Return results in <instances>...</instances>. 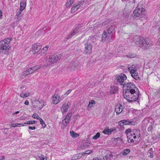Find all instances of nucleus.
Returning a JSON list of instances; mask_svg holds the SVG:
<instances>
[{
  "label": "nucleus",
  "instance_id": "nucleus-1",
  "mask_svg": "<svg viewBox=\"0 0 160 160\" xmlns=\"http://www.w3.org/2000/svg\"><path fill=\"white\" fill-rule=\"evenodd\" d=\"M124 98L129 102L136 101L139 102L140 99L138 89L132 82H128L122 87Z\"/></svg>",
  "mask_w": 160,
  "mask_h": 160
},
{
  "label": "nucleus",
  "instance_id": "nucleus-2",
  "mask_svg": "<svg viewBox=\"0 0 160 160\" xmlns=\"http://www.w3.org/2000/svg\"><path fill=\"white\" fill-rule=\"evenodd\" d=\"M133 41L137 45L143 49H147L149 47V42L143 37L135 36L134 37Z\"/></svg>",
  "mask_w": 160,
  "mask_h": 160
},
{
  "label": "nucleus",
  "instance_id": "nucleus-3",
  "mask_svg": "<svg viewBox=\"0 0 160 160\" xmlns=\"http://www.w3.org/2000/svg\"><path fill=\"white\" fill-rule=\"evenodd\" d=\"M11 40V38H7L0 42V54L2 53L4 51L5 54H8V51L11 48L9 43Z\"/></svg>",
  "mask_w": 160,
  "mask_h": 160
},
{
  "label": "nucleus",
  "instance_id": "nucleus-4",
  "mask_svg": "<svg viewBox=\"0 0 160 160\" xmlns=\"http://www.w3.org/2000/svg\"><path fill=\"white\" fill-rule=\"evenodd\" d=\"M140 131L138 129H134L132 130L131 133L127 136L128 141L129 143L134 142L137 141L140 137Z\"/></svg>",
  "mask_w": 160,
  "mask_h": 160
},
{
  "label": "nucleus",
  "instance_id": "nucleus-5",
  "mask_svg": "<svg viewBox=\"0 0 160 160\" xmlns=\"http://www.w3.org/2000/svg\"><path fill=\"white\" fill-rule=\"evenodd\" d=\"M61 57L58 53H56L50 56L48 60H47L44 66L49 67L52 66V64L56 63L60 59Z\"/></svg>",
  "mask_w": 160,
  "mask_h": 160
},
{
  "label": "nucleus",
  "instance_id": "nucleus-6",
  "mask_svg": "<svg viewBox=\"0 0 160 160\" xmlns=\"http://www.w3.org/2000/svg\"><path fill=\"white\" fill-rule=\"evenodd\" d=\"M115 78L117 82L120 85L124 86L126 83L127 77L126 75L124 74H120L115 77Z\"/></svg>",
  "mask_w": 160,
  "mask_h": 160
},
{
  "label": "nucleus",
  "instance_id": "nucleus-7",
  "mask_svg": "<svg viewBox=\"0 0 160 160\" xmlns=\"http://www.w3.org/2000/svg\"><path fill=\"white\" fill-rule=\"evenodd\" d=\"M128 71L130 72L131 76L136 80L139 79V76L137 69L134 65L128 67Z\"/></svg>",
  "mask_w": 160,
  "mask_h": 160
},
{
  "label": "nucleus",
  "instance_id": "nucleus-8",
  "mask_svg": "<svg viewBox=\"0 0 160 160\" xmlns=\"http://www.w3.org/2000/svg\"><path fill=\"white\" fill-rule=\"evenodd\" d=\"M92 46L91 44L88 42L85 43L83 53L85 55H89L91 53Z\"/></svg>",
  "mask_w": 160,
  "mask_h": 160
},
{
  "label": "nucleus",
  "instance_id": "nucleus-9",
  "mask_svg": "<svg viewBox=\"0 0 160 160\" xmlns=\"http://www.w3.org/2000/svg\"><path fill=\"white\" fill-rule=\"evenodd\" d=\"M145 11L144 8L141 7L140 6L138 5L134 11L133 14L134 16L136 17H139L142 14V12Z\"/></svg>",
  "mask_w": 160,
  "mask_h": 160
},
{
  "label": "nucleus",
  "instance_id": "nucleus-10",
  "mask_svg": "<svg viewBox=\"0 0 160 160\" xmlns=\"http://www.w3.org/2000/svg\"><path fill=\"white\" fill-rule=\"evenodd\" d=\"M112 34L107 33V32L104 31L102 34V40L103 42L109 41L112 38Z\"/></svg>",
  "mask_w": 160,
  "mask_h": 160
},
{
  "label": "nucleus",
  "instance_id": "nucleus-11",
  "mask_svg": "<svg viewBox=\"0 0 160 160\" xmlns=\"http://www.w3.org/2000/svg\"><path fill=\"white\" fill-rule=\"evenodd\" d=\"M71 105V102L69 101L66 102L63 104L62 106L61 110L62 112H66L68 110L69 107Z\"/></svg>",
  "mask_w": 160,
  "mask_h": 160
},
{
  "label": "nucleus",
  "instance_id": "nucleus-12",
  "mask_svg": "<svg viewBox=\"0 0 160 160\" xmlns=\"http://www.w3.org/2000/svg\"><path fill=\"white\" fill-rule=\"evenodd\" d=\"M72 113L71 112L68 113L66 116L65 118L62 120V123L64 126H66L69 121V120L71 117Z\"/></svg>",
  "mask_w": 160,
  "mask_h": 160
},
{
  "label": "nucleus",
  "instance_id": "nucleus-13",
  "mask_svg": "<svg viewBox=\"0 0 160 160\" xmlns=\"http://www.w3.org/2000/svg\"><path fill=\"white\" fill-rule=\"evenodd\" d=\"M34 101L38 102V103H37L38 104H41L39 105V109L40 110L44 106L46 105V102L43 101L42 99L38 98V99H35Z\"/></svg>",
  "mask_w": 160,
  "mask_h": 160
},
{
  "label": "nucleus",
  "instance_id": "nucleus-14",
  "mask_svg": "<svg viewBox=\"0 0 160 160\" xmlns=\"http://www.w3.org/2000/svg\"><path fill=\"white\" fill-rule=\"evenodd\" d=\"M124 108V106L121 104L117 105L116 106L115 110L117 114H119L122 112Z\"/></svg>",
  "mask_w": 160,
  "mask_h": 160
},
{
  "label": "nucleus",
  "instance_id": "nucleus-15",
  "mask_svg": "<svg viewBox=\"0 0 160 160\" xmlns=\"http://www.w3.org/2000/svg\"><path fill=\"white\" fill-rule=\"evenodd\" d=\"M42 47L41 45H38L37 44H34L32 46V50L35 52H38L41 48Z\"/></svg>",
  "mask_w": 160,
  "mask_h": 160
},
{
  "label": "nucleus",
  "instance_id": "nucleus-16",
  "mask_svg": "<svg viewBox=\"0 0 160 160\" xmlns=\"http://www.w3.org/2000/svg\"><path fill=\"white\" fill-rule=\"evenodd\" d=\"M59 96L58 94L55 95L52 97V102L54 104H57L60 101V100L59 99Z\"/></svg>",
  "mask_w": 160,
  "mask_h": 160
},
{
  "label": "nucleus",
  "instance_id": "nucleus-17",
  "mask_svg": "<svg viewBox=\"0 0 160 160\" xmlns=\"http://www.w3.org/2000/svg\"><path fill=\"white\" fill-rule=\"evenodd\" d=\"M115 129L114 128L109 129L108 127H106L103 131V133L105 134L109 135Z\"/></svg>",
  "mask_w": 160,
  "mask_h": 160
},
{
  "label": "nucleus",
  "instance_id": "nucleus-18",
  "mask_svg": "<svg viewBox=\"0 0 160 160\" xmlns=\"http://www.w3.org/2000/svg\"><path fill=\"white\" fill-rule=\"evenodd\" d=\"M78 28L77 29V28H76L74 30L68 35L66 38V39H70L73 37L75 34L78 33Z\"/></svg>",
  "mask_w": 160,
  "mask_h": 160
},
{
  "label": "nucleus",
  "instance_id": "nucleus-19",
  "mask_svg": "<svg viewBox=\"0 0 160 160\" xmlns=\"http://www.w3.org/2000/svg\"><path fill=\"white\" fill-rule=\"evenodd\" d=\"M118 91V88L115 86H112L111 87L110 94H113L117 93Z\"/></svg>",
  "mask_w": 160,
  "mask_h": 160
},
{
  "label": "nucleus",
  "instance_id": "nucleus-20",
  "mask_svg": "<svg viewBox=\"0 0 160 160\" xmlns=\"http://www.w3.org/2000/svg\"><path fill=\"white\" fill-rule=\"evenodd\" d=\"M26 6V2L25 1L23 0L20 3V6L19 9L20 11H23L25 8Z\"/></svg>",
  "mask_w": 160,
  "mask_h": 160
},
{
  "label": "nucleus",
  "instance_id": "nucleus-21",
  "mask_svg": "<svg viewBox=\"0 0 160 160\" xmlns=\"http://www.w3.org/2000/svg\"><path fill=\"white\" fill-rule=\"evenodd\" d=\"M113 155L111 152L107 154L102 160H111Z\"/></svg>",
  "mask_w": 160,
  "mask_h": 160
},
{
  "label": "nucleus",
  "instance_id": "nucleus-22",
  "mask_svg": "<svg viewBox=\"0 0 160 160\" xmlns=\"http://www.w3.org/2000/svg\"><path fill=\"white\" fill-rule=\"evenodd\" d=\"M33 72L32 67L27 69V70L23 72V75L25 76L28 75L32 74Z\"/></svg>",
  "mask_w": 160,
  "mask_h": 160
},
{
  "label": "nucleus",
  "instance_id": "nucleus-23",
  "mask_svg": "<svg viewBox=\"0 0 160 160\" xmlns=\"http://www.w3.org/2000/svg\"><path fill=\"white\" fill-rule=\"evenodd\" d=\"M124 124L125 125H134L135 122L132 121L128 120H124Z\"/></svg>",
  "mask_w": 160,
  "mask_h": 160
},
{
  "label": "nucleus",
  "instance_id": "nucleus-24",
  "mask_svg": "<svg viewBox=\"0 0 160 160\" xmlns=\"http://www.w3.org/2000/svg\"><path fill=\"white\" fill-rule=\"evenodd\" d=\"M22 11H20V9H19V11L17 12L15 16V18L19 19H20L22 17V15L21 14Z\"/></svg>",
  "mask_w": 160,
  "mask_h": 160
},
{
  "label": "nucleus",
  "instance_id": "nucleus-25",
  "mask_svg": "<svg viewBox=\"0 0 160 160\" xmlns=\"http://www.w3.org/2000/svg\"><path fill=\"white\" fill-rule=\"evenodd\" d=\"M147 125L148 126V131H151L153 128V122H148Z\"/></svg>",
  "mask_w": 160,
  "mask_h": 160
},
{
  "label": "nucleus",
  "instance_id": "nucleus-26",
  "mask_svg": "<svg viewBox=\"0 0 160 160\" xmlns=\"http://www.w3.org/2000/svg\"><path fill=\"white\" fill-rule=\"evenodd\" d=\"M153 149L151 148L148 150V155L149 157L152 158L153 157Z\"/></svg>",
  "mask_w": 160,
  "mask_h": 160
},
{
  "label": "nucleus",
  "instance_id": "nucleus-27",
  "mask_svg": "<svg viewBox=\"0 0 160 160\" xmlns=\"http://www.w3.org/2000/svg\"><path fill=\"white\" fill-rule=\"evenodd\" d=\"M42 66L41 65H38L34 66L32 67L33 72L40 69L41 68Z\"/></svg>",
  "mask_w": 160,
  "mask_h": 160
},
{
  "label": "nucleus",
  "instance_id": "nucleus-28",
  "mask_svg": "<svg viewBox=\"0 0 160 160\" xmlns=\"http://www.w3.org/2000/svg\"><path fill=\"white\" fill-rule=\"evenodd\" d=\"M114 29V27L112 26H111V27L110 28H108L107 29V33H108V34L112 35V33Z\"/></svg>",
  "mask_w": 160,
  "mask_h": 160
},
{
  "label": "nucleus",
  "instance_id": "nucleus-29",
  "mask_svg": "<svg viewBox=\"0 0 160 160\" xmlns=\"http://www.w3.org/2000/svg\"><path fill=\"white\" fill-rule=\"evenodd\" d=\"M79 7H78V5H76L71 8V12L72 13H74L79 8Z\"/></svg>",
  "mask_w": 160,
  "mask_h": 160
},
{
  "label": "nucleus",
  "instance_id": "nucleus-30",
  "mask_svg": "<svg viewBox=\"0 0 160 160\" xmlns=\"http://www.w3.org/2000/svg\"><path fill=\"white\" fill-rule=\"evenodd\" d=\"M95 103V102L94 100H92L89 102V103L88 105L87 108H92L93 106L92 104Z\"/></svg>",
  "mask_w": 160,
  "mask_h": 160
},
{
  "label": "nucleus",
  "instance_id": "nucleus-31",
  "mask_svg": "<svg viewBox=\"0 0 160 160\" xmlns=\"http://www.w3.org/2000/svg\"><path fill=\"white\" fill-rule=\"evenodd\" d=\"M30 95L29 92H26V93H22L20 95V96L22 98H25L28 97Z\"/></svg>",
  "mask_w": 160,
  "mask_h": 160
},
{
  "label": "nucleus",
  "instance_id": "nucleus-32",
  "mask_svg": "<svg viewBox=\"0 0 160 160\" xmlns=\"http://www.w3.org/2000/svg\"><path fill=\"white\" fill-rule=\"evenodd\" d=\"M101 25V23L100 22H98L93 26L94 29H96L98 28H99Z\"/></svg>",
  "mask_w": 160,
  "mask_h": 160
},
{
  "label": "nucleus",
  "instance_id": "nucleus-33",
  "mask_svg": "<svg viewBox=\"0 0 160 160\" xmlns=\"http://www.w3.org/2000/svg\"><path fill=\"white\" fill-rule=\"evenodd\" d=\"M73 0H68L66 4V6L67 7H69L73 3Z\"/></svg>",
  "mask_w": 160,
  "mask_h": 160
},
{
  "label": "nucleus",
  "instance_id": "nucleus-34",
  "mask_svg": "<svg viewBox=\"0 0 160 160\" xmlns=\"http://www.w3.org/2000/svg\"><path fill=\"white\" fill-rule=\"evenodd\" d=\"M130 152V151L129 149H126L123 151L122 153L123 155L125 156L127 155L128 153H129Z\"/></svg>",
  "mask_w": 160,
  "mask_h": 160
},
{
  "label": "nucleus",
  "instance_id": "nucleus-35",
  "mask_svg": "<svg viewBox=\"0 0 160 160\" xmlns=\"http://www.w3.org/2000/svg\"><path fill=\"white\" fill-rule=\"evenodd\" d=\"M39 121H40V123L42 124V127L43 128L46 127V125L43 120L41 118L39 119Z\"/></svg>",
  "mask_w": 160,
  "mask_h": 160
},
{
  "label": "nucleus",
  "instance_id": "nucleus-36",
  "mask_svg": "<svg viewBox=\"0 0 160 160\" xmlns=\"http://www.w3.org/2000/svg\"><path fill=\"white\" fill-rule=\"evenodd\" d=\"M100 133L99 132H98L92 138V139L94 140H96L99 138L100 136Z\"/></svg>",
  "mask_w": 160,
  "mask_h": 160
},
{
  "label": "nucleus",
  "instance_id": "nucleus-37",
  "mask_svg": "<svg viewBox=\"0 0 160 160\" xmlns=\"http://www.w3.org/2000/svg\"><path fill=\"white\" fill-rule=\"evenodd\" d=\"M35 122L34 121H29L25 122L24 124H35Z\"/></svg>",
  "mask_w": 160,
  "mask_h": 160
},
{
  "label": "nucleus",
  "instance_id": "nucleus-38",
  "mask_svg": "<svg viewBox=\"0 0 160 160\" xmlns=\"http://www.w3.org/2000/svg\"><path fill=\"white\" fill-rule=\"evenodd\" d=\"M69 68L71 70L74 71L75 70L76 67L74 65L72 64L69 67Z\"/></svg>",
  "mask_w": 160,
  "mask_h": 160
},
{
  "label": "nucleus",
  "instance_id": "nucleus-39",
  "mask_svg": "<svg viewBox=\"0 0 160 160\" xmlns=\"http://www.w3.org/2000/svg\"><path fill=\"white\" fill-rule=\"evenodd\" d=\"M32 117L34 118H36L39 120V118H40L38 116V114L37 113H35L33 114L32 115Z\"/></svg>",
  "mask_w": 160,
  "mask_h": 160
},
{
  "label": "nucleus",
  "instance_id": "nucleus-40",
  "mask_svg": "<svg viewBox=\"0 0 160 160\" xmlns=\"http://www.w3.org/2000/svg\"><path fill=\"white\" fill-rule=\"evenodd\" d=\"M92 152V151L91 150H88L86 151L85 152H83V154H82V155L83 154H90Z\"/></svg>",
  "mask_w": 160,
  "mask_h": 160
},
{
  "label": "nucleus",
  "instance_id": "nucleus-41",
  "mask_svg": "<svg viewBox=\"0 0 160 160\" xmlns=\"http://www.w3.org/2000/svg\"><path fill=\"white\" fill-rule=\"evenodd\" d=\"M132 131L131 130V129L128 128V129H126L125 131V132L126 134H128L130 132V134L131 133V132Z\"/></svg>",
  "mask_w": 160,
  "mask_h": 160
},
{
  "label": "nucleus",
  "instance_id": "nucleus-42",
  "mask_svg": "<svg viewBox=\"0 0 160 160\" xmlns=\"http://www.w3.org/2000/svg\"><path fill=\"white\" fill-rule=\"evenodd\" d=\"M39 158L41 160H47V158L44 157V156L43 155H41Z\"/></svg>",
  "mask_w": 160,
  "mask_h": 160
},
{
  "label": "nucleus",
  "instance_id": "nucleus-43",
  "mask_svg": "<svg viewBox=\"0 0 160 160\" xmlns=\"http://www.w3.org/2000/svg\"><path fill=\"white\" fill-rule=\"evenodd\" d=\"M48 48L49 46H46L43 48V50L44 51V53L46 52L47 51Z\"/></svg>",
  "mask_w": 160,
  "mask_h": 160
},
{
  "label": "nucleus",
  "instance_id": "nucleus-44",
  "mask_svg": "<svg viewBox=\"0 0 160 160\" xmlns=\"http://www.w3.org/2000/svg\"><path fill=\"white\" fill-rule=\"evenodd\" d=\"M124 120H121L118 122V124L120 126H122L125 125L124 124Z\"/></svg>",
  "mask_w": 160,
  "mask_h": 160
},
{
  "label": "nucleus",
  "instance_id": "nucleus-45",
  "mask_svg": "<svg viewBox=\"0 0 160 160\" xmlns=\"http://www.w3.org/2000/svg\"><path fill=\"white\" fill-rule=\"evenodd\" d=\"M70 133L71 134V136L72 137H75L77 136H76V135H77V133H75L74 132H71Z\"/></svg>",
  "mask_w": 160,
  "mask_h": 160
},
{
  "label": "nucleus",
  "instance_id": "nucleus-46",
  "mask_svg": "<svg viewBox=\"0 0 160 160\" xmlns=\"http://www.w3.org/2000/svg\"><path fill=\"white\" fill-rule=\"evenodd\" d=\"M84 2V1H79L78 3H77V5H78V7H79V6H80L81 5H82V4H83Z\"/></svg>",
  "mask_w": 160,
  "mask_h": 160
},
{
  "label": "nucleus",
  "instance_id": "nucleus-47",
  "mask_svg": "<svg viewBox=\"0 0 160 160\" xmlns=\"http://www.w3.org/2000/svg\"><path fill=\"white\" fill-rule=\"evenodd\" d=\"M71 90H69L67 91L64 94V95L65 96V97L67 96L68 95L70 92H71Z\"/></svg>",
  "mask_w": 160,
  "mask_h": 160
},
{
  "label": "nucleus",
  "instance_id": "nucleus-48",
  "mask_svg": "<svg viewBox=\"0 0 160 160\" xmlns=\"http://www.w3.org/2000/svg\"><path fill=\"white\" fill-rule=\"evenodd\" d=\"M127 57L130 58H133L135 57V56L134 55L132 54H129L128 55H126Z\"/></svg>",
  "mask_w": 160,
  "mask_h": 160
},
{
  "label": "nucleus",
  "instance_id": "nucleus-49",
  "mask_svg": "<svg viewBox=\"0 0 160 160\" xmlns=\"http://www.w3.org/2000/svg\"><path fill=\"white\" fill-rule=\"evenodd\" d=\"M17 123H12L11 124L10 126L12 127H18V125H17Z\"/></svg>",
  "mask_w": 160,
  "mask_h": 160
},
{
  "label": "nucleus",
  "instance_id": "nucleus-50",
  "mask_svg": "<svg viewBox=\"0 0 160 160\" xmlns=\"http://www.w3.org/2000/svg\"><path fill=\"white\" fill-rule=\"evenodd\" d=\"M78 158H78L77 156H74L72 158V160H76Z\"/></svg>",
  "mask_w": 160,
  "mask_h": 160
},
{
  "label": "nucleus",
  "instance_id": "nucleus-51",
  "mask_svg": "<svg viewBox=\"0 0 160 160\" xmlns=\"http://www.w3.org/2000/svg\"><path fill=\"white\" fill-rule=\"evenodd\" d=\"M28 129H31V130H35L36 129V127L34 126L33 127H31L29 126L28 127Z\"/></svg>",
  "mask_w": 160,
  "mask_h": 160
},
{
  "label": "nucleus",
  "instance_id": "nucleus-52",
  "mask_svg": "<svg viewBox=\"0 0 160 160\" xmlns=\"http://www.w3.org/2000/svg\"><path fill=\"white\" fill-rule=\"evenodd\" d=\"M65 97H63V96H61L60 97H59V99L60 100V101L62 100L65 98Z\"/></svg>",
  "mask_w": 160,
  "mask_h": 160
},
{
  "label": "nucleus",
  "instance_id": "nucleus-53",
  "mask_svg": "<svg viewBox=\"0 0 160 160\" xmlns=\"http://www.w3.org/2000/svg\"><path fill=\"white\" fill-rule=\"evenodd\" d=\"M29 103V102L28 100H26L24 102V104L26 105H28Z\"/></svg>",
  "mask_w": 160,
  "mask_h": 160
},
{
  "label": "nucleus",
  "instance_id": "nucleus-54",
  "mask_svg": "<svg viewBox=\"0 0 160 160\" xmlns=\"http://www.w3.org/2000/svg\"><path fill=\"white\" fill-rule=\"evenodd\" d=\"M17 125H19V126H18V127H22L23 126H24V125L22 124V123H17Z\"/></svg>",
  "mask_w": 160,
  "mask_h": 160
},
{
  "label": "nucleus",
  "instance_id": "nucleus-55",
  "mask_svg": "<svg viewBox=\"0 0 160 160\" xmlns=\"http://www.w3.org/2000/svg\"><path fill=\"white\" fill-rule=\"evenodd\" d=\"M92 160H102L100 159H99L97 157H95Z\"/></svg>",
  "mask_w": 160,
  "mask_h": 160
},
{
  "label": "nucleus",
  "instance_id": "nucleus-56",
  "mask_svg": "<svg viewBox=\"0 0 160 160\" xmlns=\"http://www.w3.org/2000/svg\"><path fill=\"white\" fill-rule=\"evenodd\" d=\"M5 157L4 156H2V157L0 159V160H3L5 159Z\"/></svg>",
  "mask_w": 160,
  "mask_h": 160
},
{
  "label": "nucleus",
  "instance_id": "nucleus-57",
  "mask_svg": "<svg viewBox=\"0 0 160 160\" xmlns=\"http://www.w3.org/2000/svg\"><path fill=\"white\" fill-rule=\"evenodd\" d=\"M2 16V11L0 10V18H1Z\"/></svg>",
  "mask_w": 160,
  "mask_h": 160
},
{
  "label": "nucleus",
  "instance_id": "nucleus-58",
  "mask_svg": "<svg viewBox=\"0 0 160 160\" xmlns=\"http://www.w3.org/2000/svg\"><path fill=\"white\" fill-rule=\"evenodd\" d=\"M157 92L158 93H160V88L157 91Z\"/></svg>",
  "mask_w": 160,
  "mask_h": 160
},
{
  "label": "nucleus",
  "instance_id": "nucleus-59",
  "mask_svg": "<svg viewBox=\"0 0 160 160\" xmlns=\"http://www.w3.org/2000/svg\"><path fill=\"white\" fill-rule=\"evenodd\" d=\"M19 113V111H17L16 112H15L14 114H17L18 113Z\"/></svg>",
  "mask_w": 160,
  "mask_h": 160
},
{
  "label": "nucleus",
  "instance_id": "nucleus-60",
  "mask_svg": "<svg viewBox=\"0 0 160 160\" xmlns=\"http://www.w3.org/2000/svg\"><path fill=\"white\" fill-rule=\"evenodd\" d=\"M7 129H8V128H1V130H6Z\"/></svg>",
  "mask_w": 160,
  "mask_h": 160
},
{
  "label": "nucleus",
  "instance_id": "nucleus-61",
  "mask_svg": "<svg viewBox=\"0 0 160 160\" xmlns=\"http://www.w3.org/2000/svg\"><path fill=\"white\" fill-rule=\"evenodd\" d=\"M158 29L160 30V26L158 27Z\"/></svg>",
  "mask_w": 160,
  "mask_h": 160
},
{
  "label": "nucleus",
  "instance_id": "nucleus-62",
  "mask_svg": "<svg viewBox=\"0 0 160 160\" xmlns=\"http://www.w3.org/2000/svg\"><path fill=\"white\" fill-rule=\"evenodd\" d=\"M79 155H82V154H81V153H79Z\"/></svg>",
  "mask_w": 160,
  "mask_h": 160
}]
</instances>
